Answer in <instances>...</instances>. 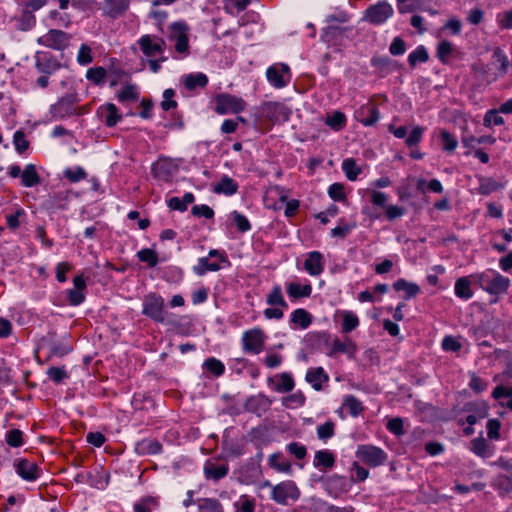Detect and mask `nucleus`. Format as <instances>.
I'll use <instances>...</instances> for the list:
<instances>
[{
  "mask_svg": "<svg viewBox=\"0 0 512 512\" xmlns=\"http://www.w3.org/2000/svg\"><path fill=\"white\" fill-rule=\"evenodd\" d=\"M137 257L141 262H145L149 267L153 268L158 264V254L150 249L144 248L137 252Z\"/></svg>",
  "mask_w": 512,
  "mask_h": 512,
  "instance_id": "nucleus-57",
  "label": "nucleus"
},
{
  "mask_svg": "<svg viewBox=\"0 0 512 512\" xmlns=\"http://www.w3.org/2000/svg\"><path fill=\"white\" fill-rule=\"evenodd\" d=\"M270 466L278 472L290 473L291 464L288 460L284 459L279 453L272 454L269 457Z\"/></svg>",
  "mask_w": 512,
  "mask_h": 512,
  "instance_id": "nucleus-46",
  "label": "nucleus"
},
{
  "mask_svg": "<svg viewBox=\"0 0 512 512\" xmlns=\"http://www.w3.org/2000/svg\"><path fill=\"white\" fill-rule=\"evenodd\" d=\"M471 275L466 277H460L456 280L454 285V293L456 297L462 300H469L473 297V291L471 289L472 283Z\"/></svg>",
  "mask_w": 512,
  "mask_h": 512,
  "instance_id": "nucleus-33",
  "label": "nucleus"
},
{
  "mask_svg": "<svg viewBox=\"0 0 512 512\" xmlns=\"http://www.w3.org/2000/svg\"><path fill=\"white\" fill-rule=\"evenodd\" d=\"M135 451L138 455H156L162 451V445L154 439H143L136 443Z\"/></svg>",
  "mask_w": 512,
  "mask_h": 512,
  "instance_id": "nucleus-31",
  "label": "nucleus"
},
{
  "mask_svg": "<svg viewBox=\"0 0 512 512\" xmlns=\"http://www.w3.org/2000/svg\"><path fill=\"white\" fill-rule=\"evenodd\" d=\"M178 170V166L169 158H160L152 167V171L160 180H168Z\"/></svg>",
  "mask_w": 512,
  "mask_h": 512,
  "instance_id": "nucleus-20",
  "label": "nucleus"
},
{
  "mask_svg": "<svg viewBox=\"0 0 512 512\" xmlns=\"http://www.w3.org/2000/svg\"><path fill=\"white\" fill-rule=\"evenodd\" d=\"M393 288L396 291H404L406 299H411L417 296L420 293V287L418 284L413 282H408L405 279H398L394 282Z\"/></svg>",
  "mask_w": 512,
  "mask_h": 512,
  "instance_id": "nucleus-39",
  "label": "nucleus"
},
{
  "mask_svg": "<svg viewBox=\"0 0 512 512\" xmlns=\"http://www.w3.org/2000/svg\"><path fill=\"white\" fill-rule=\"evenodd\" d=\"M266 78L274 88L281 89L289 84L292 74L287 64L275 63L267 68Z\"/></svg>",
  "mask_w": 512,
  "mask_h": 512,
  "instance_id": "nucleus-10",
  "label": "nucleus"
},
{
  "mask_svg": "<svg viewBox=\"0 0 512 512\" xmlns=\"http://www.w3.org/2000/svg\"><path fill=\"white\" fill-rule=\"evenodd\" d=\"M342 407L346 409L352 417H358L364 410L362 402L353 395L344 397Z\"/></svg>",
  "mask_w": 512,
  "mask_h": 512,
  "instance_id": "nucleus-42",
  "label": "nucleus"
},
{
  "mask_svg": "<svg viewBox=\"0 0 512 512\" xmlns=\"http://www.w3.org/2000/svg\"><path fill=\"white\" fill-rule=\"evenodd\" d=\"M304 270L312 277L320 276L325 269V258L320 251H311L306 254Z\"/></svg>",
  "mask_w": 512,
  "mask_h": 512,
  "instance_id": "nucleus-17",
  "label": "nucleus"
},
{
  "mask_svg": "<svg viewBox=\"0 0 512 512\" xmlns=\"http://www.w3.org/2000/svg\"><path fill=\"white\" fill-rule=\"evenodd\" d=\"M277 383L274 386V390L278 393L291 392L295 387V382L292 375L288 372H283L275 376Z\"/></svg>",
  "mask_w": 512,
  "mask_h": 512,
  "instance_id": "nucleus-38",
  "label": "nucleus"
},
{
  "mask_svg": "<svg viewBox=\"0 0 512 512\" xmlns=\"http://www.w3.org/2000/svg\"><path fill=\"white\" fill-rule=\"evenodd\" d=\"M305 380L315 389H322L323 383L328 382L329 376L322 367L309 368Z\"/></svg>",
  "mask_w": 512,
  "mask_h": 512,
  "instance_id": "nucleus-26",
  "label": "nucleus"
},
{
  "mask_svg": "<svg viewBox=\"0 0 512 512\" xmlns=\"http://www.w3.org/2000/svg\"><path fill=\"white\" fill-rule=\"evenodd\" d=\"M5 441L10 447H21L24 445V433L20 429H11L6 432Z\"/></svg>",
  "mask_w": 512,
  "mask_h": 512,
  "instance_id": "nucleus-52",
  "label": "nucleus"
},
{
  "mask_svg": "<svg viewBox=\"0 0 512 512\" xmlns=\"http://www.w3.org/2000/svg\"><path fill=\"white\" fill-rule=\"evenodd\" d=\"M453 51H454L453 44L447 40H443V41L439 42V44L437 46V58L439 59L440 62H442L443 64H446L449 62V58H450L451 54L453 53Z\"/></svg>",
  "mask_w": 512,
  "mask_h": 512,
  "instance_id": "nucleus-53",
  "label": "nucleus"
},
{
  "mask_svg": "<svg viewBox=\"0 0 512 512\" xmlns=\"http://www.w3.org/2000/svg\"><path fill=\"white\" fill-rule=\"evenodd\" d=\"M64 177L72 183L79 182L87 177L86 171L80 167L67 168L63 172Z\"/></svg>",
  "mask_w": 512,
  "mask_h": 512,
  "instance_id": "nucleus-60",
  "label": "nucleus"
},
{
  "mask_svg": "<svg viewBox=\"0 0 512 512\" xmlns=\"http://www.w3.org/2000/svg\"><path fill=\"white\" fill-rule=\"evenodd\" d=\"M231 217L240 232L245 233L251 230V224L245 215L239 213L238 211H233L231 213Z\"/></svg>",
  "mask_w": 512,
  "mask_h": 512,
  "instance_id": "nucleus-63",
  "label": "nucleus"
},
{
  "mask_svg": "<svg viewBox=\"0 0 512 512\" xmlns=\"http://www.w3.org/2000/svg\"><path fill=\"white\" fill-rule=\"evenodd\" d=\"M335 464V455L328 449L315 452L313 465L319 470L331 469Z\"/></svg>",
  "mask_w": 512,
  "mask_h": 512,
  "instance_id": "nucleus-30",
  "label": "nucleus"
},
{
  "mask_svg": "<svg viewBox=\"0 0 512 512\" xmlns=\"http://www.w3.org/2000/svg\"><path fill=\"white\" fill-rule=\"evenodd\" d=\"M189 28L185 22H174L170 26L169 40L174 42L175 52L178 58L186 57L189 54Z\"/></svg>",
  "mask_w": 512,
  "mask_h": 512,
  "instance_id": "nucleus-7",
  "label": "nucleus"
},
{
  "mask_svg": "<svg viewBox=\"0 0 512 512\" xmlns=\"http://www.w3.org/2000/svg\"><path fill=\"white\" fill-rule=\"evenodd\" d=\"M203 366L216 377L222 376L225 372L224 364L214 357L206 359Z\"/></svg>",
  "mask_w": 512,
  "mask_h": 512,
  "instance_id": "nucleus-56",
  "label": "nucleus"
},
{
  "mask_svg": "<svg viewBox=\"0 0 512 512\" xmlns=\"http://www.w3.org/2000/svg\"><path fill=\"white\" fill-rule=\"evenodd\" d=\"M355 455L361 462L372 468L382 466L388 460V454L382 448L371 444L358 445Z\"/></svg>",
  "mask_w": 512,
  "mask_h": 512,
  "instance_id": "nucleus-6",
  "label": "nucleus"
},
{
  "mask_svg": "<svg viewBox=\"0 0 512 512\" xmlns=\"http://www.w3.org/2000/svg\"><path fill=\"white\" fill-rule=\"evenodd\" d=\"M264 486L271 489L270 498L280 505H290L300 497V490L292 480L282 481L276 485L266 481Z\"/></svg>",
  "mask_w": 512,
  "mask_h": 512,
  "instance_id": "nucleus-2",
  "label": "nucleus"
},
{
  "mask_svg": "<svg viewBox=\"0 0 512 512\" xmlns=\"http://www.w3.org/2000/svg\"><path fill=\"white\" fill-rule=\"evenodd\" d=\"M97 115L108 127H114L122 119L118 108L113 103L100 105L97 109Z\"/></svg>",
  "mask_w": 512,
  "mask_h": 512,
  "instance_id": "nucleus-19",
  "label": "nucleus"
},
{
  "mask_svg": "<svg viewBox=\"0 0 512 512\" xmlns=\"http://www.w3.org/2000/svg\"><path fill=\"white\" fill-rule=\"evenodd\" d=\"M270 407L269 399L263 394H257L250 396L244 404V408L247 412L254 413L258 416L265 413Z\"/></svg>",
  "mask_w": 512,
  "mask_h": 512,
  "instance_id": "nucleus-22",
  "label": "nucleus"
},
{
  "mask_svg": "<svg viewBox=\"0 0 512 512\" xmlns=\"http://www.w3.org/2000/svg\"><path fill=\"white\" fill-rule=\"evenodd\" d=\"M394 15V8L387 0H380L370 5L363 14L362 20L374 26L386 23Z\"/></svg>",
  "mask_w": 512,
  "mask_h": 512,
  "instance_id": "nucleus-5",
  "label": "nucleus"
},
{
  "mask_svg": "<svg viewBox=\"0 0 512 512\" xmlns=\"http://www.w3.org/2000/svg\"><path fill=\"white\" fill-rule=\"evenodd\" d=\"M234 512H255L256 501L243 494L233 503Z\"/></svg>",
  "mask_w": 512,
  "mask_h": 512,
  "instance_id": "nucleus-44",
  "label": "nucleus"
},
{
  "mask_svg": "<svg viewBox=\"0 0 512 512\" xmlns=\"http://www.w3.org/2000/svg\"><path fill=\"white\" fill-rule=\"evenodd\" d=\"M87 284L83 275L73 278V288L66 291L67 301L71 306H79L86 299Z\"/></svg>",
  "mask_w": 512,
  "mask_h": 512,
  "instance_id": "nucleus-15",
  "label": "nucleus"
},
{
  "mask_svg": "<svg viewBox=\"0 0 512 512\" xmlns=\"http://www.w3.org/2000/svg\"><path fill=\"white\" fill-rule=\"evenodd\" d=\"M471 278L479 288L491 296H495L491 303H496L500 295L506 294L511 285L508 277L503 276L497 270L488 268L482 272L471 274Z\"/></svg>",
  "mask_w": 512,
  "mask_h": 512,
  "instance_id": "nucleus-1",
  "label": "nucleus"
},
{
  "mask_svg": "<svg viewBox=\"0 0 512 512\" xmlns=\"http://www.w3.org/2000/svg\"><path fill=\"white\" fill-rule=\"evenodd\" d=\"M491 487L501 498L512 494V476L504 472L497 473L491 480Z\"/></svg>",
  "mask_w": 512,
  "mask_h": 512,
  "instance_id": "nucleus-21",
  "label": "nucleus"
},
{
  "mask_svg": "<svg viewBox=\"0 0 512 512\" xmlns=\"http://www.w3.org/2000/svg\"><path fill=\"white\" fill-rule=\"evenodd\" d=\"M203 470L206 479L219 481L228 474L229 467L227 464L218 465L215 462L207 461L204 464Z\"/></svg>",
  "mask_w": 512,
  "mask_h": 512,
  "instance_id": "nucleus-28",
  "label": "nucleus"
},
{
  "mask_svg": "<svg viewBox=\"0 0 512 512\" xmlns=\"http://www.w3.org/2000/svg\"><path fill=\"white\" fill-rule=\"evenodd\" d=\"M40 176L34 164H27L21 174L22 185L25 187H34L40 183Z\"/></svg>",
  "mask_w": 512,
  "mask_h": 512,
  "instance_id": "nucleus-36",
  "label": "nucleus"
},
{
  "mask_svg": "<svg viewBox=\"0 0 512 512\" xmlns=\"http://www.w3.org/2000/svg\"><path fill=\"white\" fill-rule=\"evenodd\" d=\"M266 303L269 305L263 312L266 319L280 320L284 317V311L288 309V304L283 296L281 285H273L266 295Z\"/></svg>",
  "mask_w": 512,
  "mask_h": 512,
  "instance_id": "nucleus-3",
  "label": "nucleus"
},
{
  "mask_svg": "<svg viewBox=\"0 0 512 512\" xmlns=\"http://www.w3.org/2000/svg\"><path fill=\"white\" fill-rule=\"evenodd\" d=\"M341 318V332L350 333L360 325L357 314L351 310H342L338 312Z\"/></svg>",
  "mask_w": 512,
  "mask_h": 512,
  "instance_id": "nucleus-32",
  "label": "nucleus"
},
{
  "mask_svg": "<svg viewBox=\"0 0 512 512\" xmlns=\"http://www.w3.org/2000/svg\"><path fill=\"white\" fill-rule=\"evenodd\" d=\"M429 59L427 49L423 45H419L408 56V63L411 67L416 66L418 63H425Z\"/></svg>",
  "mask_w": 512,
  "mask_h": 512,
  "instance_id": "nucleus-50",
  "label": "nucleus"
},
{
  "mask_svg": "<svg viewBox=\"0 0 512 512\" xmlns=\"http://www.w3.org/2000/svg\"><path fill=\"white\" fill-rule=\"evenodd\" d=\"M137 44L143 55L147 58H154L163 54L166 47V42L163 38L151 34L142 35L137 40Z\"/></svg>",
  "mask_w": 512,
  "mask_h": 512,
  "instance_id": "nucleus-11",
  "label": "nucleus"
},
{
  "mask_svg": "<svg viewBox=\"0 0 512 512\" xmlns=\"http://www.w3.org/2000/svg\"><path fill=\"white\" fill-rule=\"evenodd\" d=\"M342 170L348 180L354 181L361 173V168L353 158H347L342 162Z\"/></svg>",
  "mask_w": 512,
  "mask_h": 512,
  "instance_id": "nucleus-49",
  "label": "nucleus"
},
{
  "mask_svg": "<svg viewBox=\"0 0 512 512\" xmlns=\"http://www.w3.org/2000/svg\"><path fill=\"white\" fill-rule=\"evenodd\" d=\"M286 293L291 300H296L300 298H308L311 296L313 288L309 282L304 284L291 281L285 284Z\"/></svg>",
  "mask_w": 512,
  "mask_h": 512,
  "instance_id": "nucleus-24",
  "label": "nucleus"
},
{
  "mask_svg": "<svg viewBox=\"0 0 512 512\" xmlns=\"http://www.w3.org/2000/svg\"><path fill=\"white\" fill-rule=\"evenodd\" d=\"M260 109L262 116L271 122L287 121L290 117V110L280 102H265Z\"/></svg>",
  "mask_w": 512,
  "mask_h": 512,
  "instance_id": "nucleus-13",
  "label": "nucleus"
},
{
  "mask_svg": "<svg viewBox=\"0 0 512 512\" xmlns=\"http://www.w3.org/2000/svg\"><path fill=\"white\" fill-rule=\"evenodd\" d=\"M356 227V223H347L343 219L340 220L339 224L331 230L332 237L344 238L346 237L354 228Z\"/></svg>",
  "mask_w": 512,
  "mask_h": 512,
  "instance_id": "nucleus-59",
  "label": "nucleus"
},
{
  "mask_svg": "<svg viewBox=\"0 0 512 512\" xmlns=\"http://www.w3.org/2000/svg\"><path fill=\"white\" fill-rule=\"evenodd\" d=\"M209 258H217L221 263L226 266H230L226 254L217 249H211L207 257H201L198 259L197 265L193 267V271L198 276H204L207 272H216L221 269V265L217 262H211Z\"/></svg>",
  "mask_w": 512,
  "mask_h": 512,
  "instance_id": "nucleus-9",
  "label": "nucleus"
},
{
  "mask_svg": "<svg viewBox=\"0 0 512 512\" xmlns=\"http://www.w3.org/2000/svg\"><path fill=\"white\" fill-rule=\"evenodd\" d=\"M439 137L442 144V149L446 152H454L458 146V140L455 135L451 134L447 130L441 129L439 131Z\"/></svg>",
  "mask_w": 512,
  "mask_h": 512,
  "instance_id": "nucleus-47",
  "label": "nucleus"
},
{
  "mask_svg": "<svg viewBox=\"0 0 512 512\" xmlns=\"http://www.w3.org/2000/svg\"><path fill=\"white\" fill-rule=\"evenodd\" d=\"M71 38L70 34L62 30L51 29L38 38V43L54 50H64L68 47Z\"/></svg>",
  "mask_w": 512,
  "mask_h": 512,
  "instance_id": "nucleus-12",
  "label": "nucleus"
},
{
  "mask_svg": "<svg viewBox=\"0 0 512 512\" xmlns=\"http://www.w3.org/2000/svg\"><path fill=\"white\" fill-rule=\"evenodd\" d=\"M334 434L335 424L332 421H326L317 427V437L324 442L332 438Z\"/></svg>",
  "mask_w": 512,
  "mask_h": 512,
  "instance_id": "nucleus-58",
  "label": "nucleus"
},
{
  "mask_svg": "<svg viewBox=\"0 0 512 512\" xmlns=\"http://www.w3.org/2000/svg\"><path fill=\"white\" fill-rule=\"evenodd\" d=\"M16 473L25 481H36L42 474L41 468L33 461L18 459L15 461Z\"/></svg>",
  "mask_w": 512,
  "mask_h": 512,
  "instance_id": "nucleus-16",
  "label": "nucleus"
},
{
  "mask_svg": "<svg viewBox=\"0 0 512 512\" xmlns=\"http://www.w3.org/2000/svg\"><path fill=\"white\" fill-rule=\"evenodd\" d=\"M129 7L128 0H105L103 9L111 17H117L125 12Z\"/></svg>",
  "mask_w": 512,
  "mask_h": 512,
  "instance_id": "nucleus-35",
  "label": "nucleus"
},
{
  "mask_svg": "<svg viewBox=\"0 0 512 512\" xmlns=\"http://www.w3.org/2000/svg\"><path fill=\"white\" fill-rule=\"evenodd\" d=\"M198 512H224L223 505L215 498L197 499Z\"/></svg>",
  "mask_w": 512,
  "mask_h": 512,
  "instance_id": "nucleus-41",
  "label": "nucleus"
},
{
  "mask_svg": "<svg viewBox=\"0 0 512 512\" xmlns=\"http://www.w3.org/2000/svg\"><path fill=\"white\" fill-rule=\"evenodd\" d=\"M356 119L366 127L373 126L380 118L378 108L373 104H364L355 112Z\"/></svg>",
  "mask_w": 512,
  "mask_h": 512,
  "instance_id": "nucleus-18",
  "label": "nucleus"
},
{
  "mask_svg": "<svg viewBox=\"0 0 512 512\" xmlns=\"http://www.w3.org/2000/svg\"><path fill=\"white\" fill-rule=\"evenodd\" d=\"M242 342L245 351L259 354L264 348L265 334L259 328L248 330L244 332Z\"/></svg>",
  "mask_w": 512,
  "mask_h": 512,
  "instance_id": "nucleus-14",
  "label": "nucleus"
},
{
  "mask_svg": "<svg viewBox=\"0 0 512 512\" xmlns=\"http://www.w3.org/2000/svg\"><path fill=\"white\" fill-rule=\"evenodd\" d=\"M142 314L154 322L165 323L167 312L164 298L156 293L147 294L143 299Z\"/></svg>",
  "mask_w": 512,
  "mask_h": 512,
  "instance_id": "nucleus-4",
  "label": "nucleus"
},
{
  "mask_svg": "<svg viewBox=\"0 0 512 512\" xmlns=\"http://www.w3.org/2000/svg\"><path fill=\"white\" fill-rule=\"evenodd\" d=\"M306 397L301 390L282 398V405L288 409H297L305 404Z\"/></svg>",
  "mask_w": 512,
  "mask_h": 512,
  "instance_id": "nucleus-43",
  "label": "nucleus"
},
{
  "mask_svg": "<svg viewBox=\"0 0 512 512\" xmlns=\"http://www.w3.org/2000/svg\"><path fill=\"white\" fill-rule=\"evenodd\" d=\"M470 450L477 456L486 458L491 455L487 441L483 437H477L471 440Z\"/></svg>",
  "mask_w": 512,
  "mask_h": 512,
  "instance_id": "nucleus-45",
  "label": "nucleus"
},
{
  "mask_svg": "<svg viewBox=\"0 0 512 512\" xmlns=\"http://www.w3.org/2000/svg\"><path fill=\"white\" fill-rule=\"evenodd\" d=\"M139 98L138 87L134 84L123 86L117 93V99L120 103H133Z\"/></svg>",
  "mask_w": 512,
  "mask_h": 512,
  "instance_id": "nucleus-37",
  "label": "nucleus"
},
{
  "mask_svg": "<svg viewBox=\"0 0 512 512\" xmlns=\"http://www.w3.org/2000/svg\"><path fill=\"white\" fill-rule=\"evenodd\" d=\"M13 144L16 151L19 154L25 153L29 148V141L26 139V135L23 131L18 130L13 135Z\"/></svg>",
  "mask_w": 512,
  "mask_h": 512,
  "instance_id": "nucleus-62",
  "label": "nucleus"
},
{
  "mask_svg": "<svg viewBox=\"0 0 512 512\" xmlns=\"http://www.w3.org/2000/svg\"><path fill=\"white\" fill-rule=\"evenodd\" d=\"M325 124L332 130L338 132L343 130L347 124V117L341 111H334L332 114L327 115Z\"/></svg>",
  "mask_w": 512,
  "mask_h": 512,
  "instance_id": "nucleus-40",
  "label": "nucleus"
},
{
  "mask_svg": "<svg viewBox=\"0 0 512 512\" xmlns=\"http://www.w3.org/2000/svg\"><path fill=\"white\" fill-rule=\"evenodd\" d=\"M238 184L231 177L224 175L220 181L214 185L213 192L216 194H224L226 196H232L238 191Z\"/></svg>",
  "mask_w": 512,
  "mask_h": 512,
  "instance_id": "nucleus-34",
  "label": "nucleus"
},
{
  "mask_svg": "<svg viewBox=\"0 0 512 512\" xmlns=\"http://www.w3.org/2000/svg\"><path fill=\"white\" fill-rule=\"evenodd\" d=\"M208 84V77L204 73L190 74L186 77L185 85L188 89L205 87Z\"/></svg>",
  "mask_w": 512,
  "mask_h": 512,
  "instance_id": "nucleus-55",
  "label": "nucleus"
},
{
  "mask_svg": "<svg viewBox=\"0 0 512 512\" xmlns=\"http://www.w3.org/2000/svg\"><path fill=\"white\" fill-rule=\"evenodd\" d=\"M194 195L191 192L185 193L182 198L173 197L169 200V207L178 211H185L189 204L194 202Z\"/></svg>",
  "mask_w": 512,
  "mask_h": 512,
  "instance_id": "nucleus-48",
  "label": "nucleus"
},
{
  "mask_svg": "<svg viewBox=\"0 0 512 512\" xmlns=\"http://www.w3.org/2000/svg\"><path fill=\"white\" fill-rule=\"evenodd\" d=\"M51 112L54 117L65 118L75 113L74 100L72 97H63L52 105Z\"/></svg>",
  "mask_w": 512,
  "mask_h": 512,
  "instance_id": "nucleus-27",
  "label": "nucleus"
},
{
  "mask_svg": "<svg viewBox=\"0 0 512 512\" xmlns=\"http://www.w3.org/2000/svg\"><path fill=\"white\" fill-rule=\"evenodd\" d=\"M313 322V316L304 308H297L290 314L289 324L292 329H307Z\"/></svg>",
  "mask_w": 512,
  "mask_h": 512,
  "instance_id": "nucleus-23",
  "label": "nucleus"
},
{
  "mask_svg": "<svg viewBox=\"0 0 512 512\" xmlns=\"http://www.w3.org/2000/svg\"><path fill=\"white\" fill-rule=\"evenodd\" d=\"M477 179L479 184L477 191L480 195L487 196L493 192L504 189V184L496 181L492 177L480 175L477 176Z\"/></svg>",
  "mask_w": 512,
  "mask_h": 512,
  "instance_id": "nucleus-29",
  "label": "nucleus"
},
{
  "mask_svg": "<svg viewBox=\"0 0 512 512\" xmlns=\"http://www.w3.org/2000/svg\"><path fill=\"white\" fill-rule=\"evenodd\" d=\"M500 114L498 109L488 110L483 117V125L487 128L504 125L505 120Z\"/></svg>",
  "mask_w": 512,
  "mask_h": 512,
  "instance_id": "nucleus-51",
  "label": "nucleus"
},
{
  "mask_svg": "<svg viewBox=\"0 0 512 512\" xmlns=\"http://www.w3.org/2000/svg\"><path fill=\"white\" fill-rule=\"evenodd\" d=\"M356 351L357 346L350 338H345L344 340L335 338L331 343L330 355L342 353L352 358L354 357Z\"/></svg>",
  "mask_w": 512,
  "mask_h": 512,
  "instance_id": "nucleus-25",
  "label": "nucleus"
},
{
  "mask_svg": "<svg viewBox=\"0 0 512 512\" xmlns=\"http://www.w3.org/2000/svg\"><path fill=\"white\" fill-rule=\"evenodd\" d=\"M246 102L241 97L222 93L215 97V112L219 115L237 114L246 108Z\"/></svg>",
  "mask_w": 512,
  "mask_h": 512,
  "instance_id": "nucleus-8",
  "label": "nucleus"
},
{
  "mask_svg": "<svg viewBox=\"0 0 512 512\" xmlns=\"http://www.w3.org/2000/svg\"><path fill=\"white\" fill-rule=\"evenodd\" d=\"M425 132V128L421 126H414L410 131L409 135L405 139V144L412 148L419 144L422 140L423 134Z\"/></svg>",
  "mask_w": 512,
  "mask_h": 512,
  "instance_id": "nucleus-61",
  "label": "nucleus"
},
{
  "mask_svg": "<svg viewBox=\"0 0 512 512\" xmlns=\"http://www.w3.org/2000/svg\"><path fill=\"white\" fill-rule=\"evenodd\" d=\"M107 72L103 67L89 68L86 72V78L95 85H100L105 82Z\"/></svg>",
  "mask_w": 512,
  "mask_h": 512,
  "instance_id": "nucleus-54",
  "label": "nucleus"
},
{
  "mask_svg": "<svg viewBox=\"0 0 512 512\" xmlns=\"http://www.w3.org/2000/svg\"><path fill=\"white\" fill-rule=\"evenodd\" d=\"M93 61L91 48L87 44H82L77 54V62L81 66H86Z\"/></svg>",
  "mask_w": 512,
  "mask_h": 512,
  "instance_id": "nucleus-64",
  "label": "nucleus"
}]
</instances>
